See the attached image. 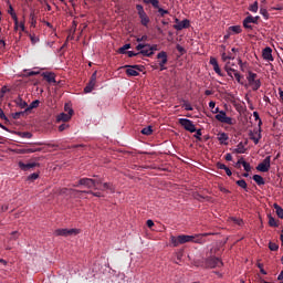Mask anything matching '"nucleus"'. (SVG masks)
I'll return each mask as SVG.
<instances>
[{
  "label": "nucleus",
  "instance_id": "obj_1",
  "mask_svg": "<svg viewBox=\"0 0 283 283\" xmlns=\"http://www.w3.org/2000/svg\"><path fill=\"white\" fill-rule=\"evenodd\" d=\"M207 235H211V233H202L196 235L181 234L179 235V242L180 244H187V242L195 241L197 244H202V238H207Z\"/></svg>",
  "mask_w": 283,
  "mask_h": 283
},
{
  "label": "nucleus",
  "instance_id": "obj_2",
  "mask_svg": "<svg viewBox=\"0 0 283 283\" xmlns=\"http://www.w3.org/2000/svg\"><path fill=\"white\" fill-rule=\"evenodd\" d=\"M247 81L249 87H252L253 92H258L262 87V81L258 78V75L251 71L248 72Z\"/></svg>",
  "mask_w": 283,
  "mask_h": 283
},
{
  "label": "nucleus",
  "instance_id": "obj_3",
  "mask_svg": "<svg viewBox=\"0 0 283 283\" xmlns=\"http://www.w3.org/2000/svg\"><path fill=\"white\" fill-rule=\"evenodd\" d=\"M212 114H217L214 118L219 120V123H223L224 125H233V118L227 116V112L220 111L219 107L214 108Z\"/></svg>",
  "mask_w": 283,
  "mask_h": 283
},
{
  "label": "nucleus",
  "instance_id": "obj_4",
  "mask_svg": "<svg viewBox=\"0 0 283 283\" xmlns=\"http://www.w3.org/2000/svg\"><path fill=\"white\" fill-rule=\"evenodd\" d=\"M102 180H96V179H90V178H82L78 180L74 187H78V185H82L83 187H86L87 189H98L96 186L102 185Z\"/></svg>",
  "mask_w": 283,
  "mask_h": 283
},
{
  "label": "nucleus",
  "instance_id": "obj_5",
  "mask_svg": "<svg viewBox=\"0 0 283 283\" xmlns=\"http://www.w3.org/2000/svg\"><path fill=\"white\" fill-rule=\"evenodd\" d=\"M65 112L67 113H61L56 117L57 123H67V120L72 119V114H74V109H72L70 106L65 105L64 106Z\"/></svg>",
  "mask_w": 283,
  "mask_h": 283
},
{
  "label": "nucleus",
  "instance_id": "obj_6",
  "mask_svg": "<svg viewBox=\"0 0 283 283\" xmlns=\"http://www.w3.org/2000/svg\"><path fill=\"white\" fill-rule=\"evenodd\" d=\"M222 264V260L216 256H210L205 261L206 269H220Z\"/></svg>",
  "mask_w": 283,
  "mask_h": 283
},
{
  "label": "nucleus",
  "instance_id": "obj_7",
  "mask_svg": "<svg viewBox=\"0 0 283 283\" xmlns=\"http://www.w3.org/2000/svg\"><path fill=\"white\" fill-rule=\"evenodd\" d=\"M81 230L73 228V229H57L54 231V235H62L63 238H69L70 235H78Z\"/></svg>",
  "mask_w": 283,
  "mask_h": 283
},
{
  "label": "nucleus",
  "instance_id": "obj_8",
  "mask_svg": "<svg viewBox=\"0 0 283 283\" xmlns=\"http://www.w3.org/2000/svg\"><path fill=\"white\" fill-rule=\"evenodd\" d=\"M179 125L186 129V132H190V134H193L196 132V125H193V122L188 118H179Z\"/></svg>",
  "mask_w": 283,
  "mask_h": 283
},
{
  "label": "nucleus",
  "instance_id": "obj_9",
  "mask_svg": "<svg viewBox=\"0 0 283 283\" xmlns=\"http://www.w3.org/2000/svg\"><path fill=\"white\" fill-rule=\"evenodd\" d=\"M124 67H127L126 74L127 76H138L140 72H143V67L140 65H125Z\"/></svg>",
  "mask_w": 283,
  "mask_h": 283
},
{
  "label": "nucleus",
  "instance_id": "obj_10",
  "mask_svg": "<svg viewBox=\"0 0 283 283\" xmlns=\"http://www.w3.org/2000/svg\"><path fill=\"white\" fill-rule=\"evenodd\" d=\"M269 169H271V156L264 158L263 161L256 166V170L262 171L263 174H266Z\"/></svg>",
  "mask_w": 283,
  "mask_h": 283
},
{
  "label": "nucleus",
  "instance_id": "obj_11",
  "mask_svg": "<svg viewBox=\"0 0 283 283\" xmlns=\"http://www.w3.org/2000/svg\"><path fill=\"white\" fill-rule=\"evenodd\" d=\"M136 50H138L139 54L143 56H153L150 44H138Z\"/></svg>",
  "mask_w": 283,
  "mask_h": 283
},
{
  "label": "nucleus",
  "instance_id": "obj_12",
  "mask_svg": "<svg viewBox=\"0 0 283 283\" xmlns=\"http://www.w3.org/2000/svg\"><path fill=\"white\" fill-rule=\"evenodd\" d=\"M259 19H260V17L248 15L243 20V28H245V30H253V25H251V23L258 24Z\"/></svg>",
  "mask_w": 283,
  "mask_h": 283
},
{
  "label": "nucleus",
  "instance_id": "obj_13",
  "mask_svg": "<svg viewBox=\"0 0 283 283\" xmlns=\"http://www.w3.org/2000/svg\"><path fill=\"white\" fill-rule=\"evenodd\" d=\"M157 59L159 60V67H160V72L167 70V67L165 65H167V52L161 51L157 54Z\"/></svg>",
  "mask_w": 283,
  "mask_h": 283
},
{
  "label": "nucleus",
  "instance_id": "obj_14",
  "mask_svg": "<svg viewBox=\"0 0 283 283\" xmlns=\"http://www.w3.org/2000/svg\"><path fill=\"white\" fill-rule=\"evenodd\" d=\"M40 164L39 163H23V161H19L18 163V167H20V169L22 171H30V169H34V167H39Z\"/></svg>",
  "mask_w": 283,
  "mask_h": 283
},
{
  "label": "nucleus",
  "instance_id": "obj_15",
  "mask_svg": "<svg viewBox=\"0 0 283 283\" xmlns=\"http://www.w3.org/2000/svg\"><path fill=\"white\" fill-rule=\"evenodd\" d=\"M262 56L264 61H273V49H271L270 46H266L263 50Z\"/></svg>",
  "mask_w": 283,
  "mask_h": 283
},
{
  "label": "nucleus",
  "instance_id": "obj_16",
  "mask_svg": "<svg viewBox=\"0 0 283 283\" xmlns=\"http://www.w3.org/2000/svg\"><path fill=\"white\" fill-rule=\"evenodd\" d=\"M42 76H43V78H45V81L48 83H55V85H56V75L54 73L44 72V73H42Z\"/></svg>",
  "mask_w": 283,
  "mask_h": 283
},
{
  "label": "nucleus",
  "instance_id": "obj_17",
  "mask_svg": "<svg viewBox=\"0 0 283 283\" xmlns=\"http://www.w3.org/2000/svg\"><path fill=\"white\" fill-rule=\"evenodd\" d=\"M210 65L213 66L216 74L222 76V71L220 70V65L218 64V60L216 57H210Z\"/></svg>",
  "mask_w": 283,
  "mask_h": 283
},
{
  "label": "nucleus",
  "instance_id": "obj_18",
  "mask_svg": "<svg viewBox=\"0 0 283 283\" xmlns=\"http://www.w3.org/2000/svg\"><path fill=\"white\" fill-rule=\"evenodd\" d=\"M224 70L231 78H233V74L238 72L235 69H233V64H231V62H227Z\"/></svg>",
  "mask_w": 283,
  "mask_h": 283
},
{
  "label": "nucleus",
  "instance_id": "obj_19",
  "mask_svg": "<svg viewBox=\"0 0 283 283\" xmlns=\"http://www.w3.org/2000/svg\"><path fill=\"white\" fill-rule=\"evenodd\" d=\"M139 19H140V23L142 25H144L145 28H147V25H149V15H147L146 12L144 13H139Z\"/></svg>",
  "mask_w": 283,
  "mask_h": 283
},
{
  "label": "nucleus",
  "instance_id": "obj_20",
  "mask_svg": "<svg viewBox=\"0 0 283 283\" xmlns=\"http://www.w3.org/2000/svg\"><path fill=\"white\" fill-rule=\"evenodd\" d=\"M14 103L20 107V109H25V107L28 108V102L23 101L21 97H17Z\"/></svg>",
  "mask_w": 283,
  "mask_h": 283
},
{
  "label": "nucleus",
  "instance_id": "obj_21",
  "mask_svg": "<svg viewBox=\"0 0 283 283\" xmlns=\"http://www.w3.org/2000/svg\"><path fill=\"white\" fill-rule=\"evenodd\" d=\"M185 28H189V20H182L175 25V30H185Z\"/></svg>",
  "mask_w": 283,
  "mask_h": 283
},
{
  "label": "nucleus",
  "instance_id": "obj_22",
  "mask_svg": "<svg viewBox=\"0 0 283 283\" xmlns=\"http://www.w3.org/2000/svg\"><path fill=\"white\" fill-rule=\"evenodd\" d=\"M228 32H230V34H240L242 32V27L240 25L229 27Z\"/></svg>",
  "mask_w": 283,
  "mask_h": 283
},
{
  "label": "nucleus",
  "instance_id": "obj_23",
  "mask_svg": "<svg viewBox=\"0 0 283 283\" xmlns=\"http://www.w3.org/2000/svg\"><path fill=\"white\" fill-rule=\"evenodd\" d=\"M218 140L221 143V145H227V140H229V135L227 133H220L218 134Z\"/></svg>",
  "mask_w": 283,
  "mask_h": 283
},
{
  "label": "nucleus",
  "instance_id": "obj_24",
  "mask_svg": "<svg viewBox=\"0 0 283 283\" xmlns=\"http://www.w3.org/2000/svg\"><path fill=\"white\" fill-rule=\"evenodd\" d=\"M103 191H109L111 193H114L116 191V188L114 187V185H112L109 182H104Z\"/></svg>",
  "mask_w": 283,
  "mask_h": 283
},
{
  "label": "nucleus",
  "instance_id": "obj_25",
  "mask_svg": "<svg viewBox=\"0 0 283 283\" xmlns=\"http://www.w3.org/2000/svg\"><path fill=\"white\" fill-rule=\"evenodd\" d=\"M40 101L39 99H35V101H33L25 109H24V112H32V109H36V107H39V105H40Z\"/></svg>",
  "mask_w": 283,
  "mask_h": 283
},
{
  "label": "nucleus",
  "instance_id": "obj_26",
  "mask_svg": "<svg viewBox=\"0 0 283 283\" xmlns=\"http://www.w3.org/2000/svg\"><path fill=\"white\" fill-rule=\"evenodd\" d=\"M247 148L244 147V144L239 143L237 145V148L234 149V154H245Z\"/></svg>",
  "mask_w": 283,
  "mask_h": 283
},
{
  "label": "nucleus",
  "instance_id": "obj_27",
  "mask_svg": "<svg viewBox=\"0 0 283 283\" xmlns=\"http://www.w3.org/2000/svg\"><path fill=\"white\" fill-rule=\"evenodd\" d=\"M95 86H96V83L88 82V84L84 87V93L85 94L92 93Z\"/></svg>",
  "mask_w": 283,
  "mask_h": 283
},
{
  "label": "nucleus",
  "instance_id": "obj_28",
  "mask_svg": "<svg viewBox=\"0 0 283 283\" xmlns=\"http://www.w3.org/2000/svg\"><path fill=\"white\" fill-rule=\"evenodd\" d=\"M260 138H262L260 134L250 133V139L253 140L254 145H258V143H260Z\"/></svg>",
  "mask_w": 283,
  "mask_h": 283
},
{
  "label": "nucleus",
  "instance_id": "obj_29",
  "mask_svg": "<svg viewBox=\"0 0 283 283\" xmlns=\"http://www.w3.org/2000/svg\"><path fill=\"white\" fill-rule=\"evenodd\" d=\"M273 208H274L275 211H276L277 218L283 219V208L280 207V205H277V203H274V205H273Z\"/></svg>",
  "mask_w": 283,
  "mask_h": 283
},
{
  "label": "nucleus",
  "instance_id": "obj_30",
  "mask_svg": "<svg viewBox=\"0 0 283 283\" xmlns=\"http://www.w3.org/2000/svg\"><path fill=\"white\" fill-rule=\"evenodd\" d=\"M30 23L32 28H36V13L34 11L30 13Z\"/></svg>",
  "mask_w": 283,
  "mask_h": 283
},
{
  "label": "nucleus",
  "instance_id": "obj_31",
  "mask_svg": "<svg viewBox=\"0 0 283 283\" xmlns=\"http://www.w3.org/2000/svg\"><path fill=\"white\" fill-rule=\"evenodd\" d=\"M253 180H254V182H256V185H259V186H262V185L265 184L264 178H263L262 176H260V175H254V176H253Z\"/></svg>",
  "mask_w": 283,
  "mask_h": 283
},
{
  "label": "nucleus",
  "instance_id": "obj_32",
  "mask_svg": "<svg viewBox=\"0 0 283 283\" xmlns=\"http://www.w3.org/2000/svg\"><path fill=\"white\" fill-rule=\"evenodd\" d=\"M170 242L172 244V247H180V237H172L170 238Z\"/></svg>",
  "mask_w": 283,
  "mask_h": 283
},
{
  "label": "nucleus",
  "instance_id": "obj_33",
  "mask_svg": "<svg viewBox=\"0 0 283 283\" xmlns=\"http://www.w3.org/2000/svg\"><path fill=\"white\" fill-rule=\"evenodd\" d=\"M238 187H241V189H244V191H248L247 181L244 179L237 181Z\"/></svg>",
  "mask_w": 283,
  "mask_h": 283
},
{
  "label": "nucleus",
  "instance_id": "obj_34",
  "mask_svg": "<svg viewBox=\"0 0 283 283\" xmlns=\"http://www.w3.org/2000/svg\"><path fill=\"white\" fill-rule=\"evenodd\" d=\"M154 130L151 129V126H147V127L142 129V134H144V136H151Z\"/></svg>",
  "mask_w": 283,
  "mask_h": 283
},
{
  "label": "nucleus",
  "instance_id": "obj_35",
  "mask_svg": "<svg viewBox=\"0 0 283 283\" xmlns=\"http://www.w3.org/2000/svg\"><path fill=\"white\" fill-rule=\"evenodd\" d=\"M24 114H28V112L22 111V112L13 113L12 118H14V120H18V118H21V116H23Z\"/></svg>",
  "mask_w": 283,
  "mask_h": 283
},
{
  "label": "nucleus",
  "instance_id": "obj_36",
  "mask_svg": "<svg viewBox=\"0 0 283 283\" xmlns=\"http://www.w3.org/2000/svg\"><path fill=\"white\" fill-rule=\"evenodd\" d=\"M269 249L270 251H277V249H280V245L275 242H269Z\"/></svg>",
  "mask_w": 283,
  "mask_h": 283
},
{
  "label": "nucleus",
  "instance_id": "obj_37",
  "mask_svg": "<svg viewBox=\"0 0 283 283\" xmlns=\"http://www.w3.org/2000/svg\"><path fill=\"white\" fill-rule=\"evenodd\" d=\"M132 48V44H125L122 48H119L118 52L119 54H125L126 50H129Z\"/></svg>",
  "mask_w": 283,
  "mask_h": 283
},
{
  "label": "nucleus",
  "instance_id": "obj_38",
  "mask_svg": "<svg viewBox=\"0 0 283 283\" xmlns=\"http://www.w3.org/2000/svg\"><path fill=\"white\" fill-rule=\"evenodd\" d=\"M18 135H19L21 138H32V133H30V132L18 133Z\"/></svg>",
  "mask_w": 283,
  "mask_h": 283
},
{
  "label": "nucleus",
  "instance_id": "obj_39",
  "mask_svg": "<svg viewBox=\"0 0 283 283\" xmlns=\"http://www.w3.org/2000/svg\"><path fill=\"white\" fill-rule=\"evenodd\" d=\"M269 224L270 227H277V221L272 216H269Z\"/></svg>",
  "mask_w": 283,
  "mask_h": 283
},
{
  "label": "nucleus",
  "instance_id": "obj_40",
  "mask_svg": "<svg viewBox=\"0 0 283 283\" xmlns=\"http://www.w3.org/2000/svg\"><path fill=\"white\" fill-rule=\"evenodd\" d=\"M238 61H239V65H240L241 72H245V70H247V62H242L241 59H239Z\"/></svg>",
  "mask_w": 283,
  "mask_h": 283
},
{
  "label": "nucleus",
  "instance_id": "obj_41",
  "mask_svg": "<svg viewBox=\"0 0 283 283\" xmlns=\"http://www.w3.org/2000/svg\"><path fill=\"white\" fill-rule=\"evenodd\" d=\"M242 166L244 171L249 172L251 171V164L247 163V161H242Z\"/></svg>",
  "mask_w": 283,
  "mask_h": 283
},
{
  "label": "nucleus",
  "instance_id": "obj_42",
  "mask_svg": "<svg viewBox=\"0 0 283 283\" xmlns=\"http://www.w3.org/2000/svg\"><path fill=\"white\" fill-rule=\"evenodd\" d=\"M202 129H196V134H195V138H197V140H202Z\"/></svg>",
  "mask_w": 283,
  "mask_h": 283
},
{
  "label": "nucleus",
  "instance_id": "obj_43",
  "mask_svg": "<svg viewBox=\"0 0 283 283\" xmlns=\"http://www.w3.org/2000/svg\"><path fill=\"white\" fill-rule=\"evenodd\" d=\"M250 12H258V1H255L253 4L249 8Z\"/></svg>",
  "mask_w": 283,
  "mask_h": 283
},
{
  "label": "nucleus",
  "instance_id": "obj_44",
  "mask_svg": "<svg viewBox=\"0 0 283 283\" xmlns=\"http://www.w3.org/2000/svg\"><path fill=\"white\" fill-rule=\"evenodd\" d=\"M87 193H90L91 196H94L95 198H103V193L101 192H94L92 190H88Z\"/></svg>",
  "mask_w": 283,
  "mask_h": 283
},
{
  "label": "nucleus",
  "instance_id": "obj_45",
  "mask_svg": "<svg viewBox=\"0 0 283 283\" xmlns=\"http://www.w3.org/2000/svg\"><path fill=\"white\" fill-rule=\"evenodd\" d=\"M136 10L138 12V15L145 13V9L143 8V4H137L136 6Z\"/></svg>",
  "mask_w": 283,
  "mask_h": 283
},
{
  "label": "nucleus",
  "instance_id": "obj_46",
  "mask_svg": "<svg viewBox=\"0 0 283 283\" xmlns=\"http://www.w3.org/2000/svg\"><path fill=\"white\" fill-rule=\"evenodd\" d=\"M157 10H158L160 17H165V14H169V11H168V10H165V9H163V8H160V7H159Z\"/></svg>",
  "mask_w": 283,
  "mask_h": 283
},
{
  "label": "nucleus",
  "instance_id": "obj_47",
  "mask_svg": "<svg viewBox=\"0 0 283 283\" xmlns=\"http://www.w3.org/2000/svg\"><path fill=\"white\" fill-rule=\"evenodd\" d=\"M11 18H12L13 21H14V25H19V18L17 17V13H15V12H11Z\"/></svg>",
  "mask_w": 283,
  "mask_h": 283
},
{
  "label": "nucleus",
  "instance_id": "obj_48",
  "mask_svg": "<svg viewBox=\"0 0 283 283\" xmlns=\"http://www.w3.org/2000/svg\"><path fill=\"white\" fill-rule=\"evenodd\" d=\"M39 178V172H33L28 177V180H36Z\"/></svg>",
  "mask_w": 283,
  "mask_h": 283
},
{
  "label": "nucleus",
  "instance_id": "obj_49",
  "mask_svg": "<svg viewBox=\"0 0 283 283\" xmlns=\"http://www.w3.org/2000/svg\"><path fill=\"white\" fill-rule=\"evenodd\" d=\"M184 107H185L186 112H193V107L189 103H185Z\"/></svg>",
  "mask_w": 283,
  "mask_h": 283
},
{
  "label": "nucleus",
  "instance_id": "obj_50",
  "mask_svg": "<svg viewBox=\"0 0 283 283\" xmlns=\"http://www.w3.org/2000/svg\"><path fill=\"white\" fill-rule=\"evenodd\" d=\"M150 4H153V8H156L157 10L160 8V1H158V0H153V2H150Z\"/></svg>",
  "mask_w": 283,
  "mask_h": 283
},
{
  "label": "nucleus",
  "instance_id": "obj_51",
  "mask_svg": "<svg viewBox=\"0 0 283 283\" xmlns=\"http://www.w3.org/2000/svg\"><path fill=\"white\" fill-rule=\"evenodd\" d=\"M36 151H41V148H27V154H34Z\"/></svg>",
  "mask_w": 283,
  "mask_h": 283
},
{
  "label": "nucleus",
  "instance_id": "obj_52",
  "mask_svg": "<svg viewBox=\"0 0 283 283\" xmlns=\"http://www.w3.org/2000/svg\"><path fill=\"white\" fill-rule=\"evenodd\" d=\"M69 127H70V125H67V124H61L59 126V132H65V129H67Z\"/></svg>",
  "mask_w": 283,
  "mask_h": 283
},
{
  "label": "nucleus",
  "instance_id": "obj_53",
  "mask_svg": "<svg viewBox=\"0 0 283 283\" xmlns=\"http://www.w3.org/2000/svg\"><path fill=\"white\" fill-rule=\"evenodd\" d=\"M258 269H260V273H262L263 275H266V272L264 271V264L258 263Z\"/></svg>",
  "mask_w": 283,
  "mask_h": 283
},
{
  "label": "nucleus",
  "instance_id": "obj_54",
  "mask_svg": "<svg viewBox=\"0 0 283 283\" xmlns=\"http://www.w3.org/2000/svg\"><path fill=\"white\" fill-rule=\"evenodd\" d=\"M127 54H128L129 59H132L134 56H139L140 52L135 53L133 51H128Z\"/></svg>",
  "mask_w": 283,
  "mask_h": 283
},
{
  "label": "nucleus",
  "instance_id": "obj_55",
  "mask_svg": "<svg viewBox=\"0 0 283 283\" xmlns=\"http://www.w3.org/2000/svg\"><path fill=\"white\" fill-rule=\"evenodd\" d=\"M234 78L238 81V83H241L242 76L240 75V73H238V71L234 73Z\"/></svg>",
  "mask_w": 283,
  "mask_h": 283
},
{
  "label": "nucleus",
  "instance_id": "obj_56",
  "mask_svg": "<svg viewBox=\"0 0 283 283\" xmlns=\"http://www.w3.org/2000/svg\"><path fill=\"white\" fill-rule=\"evenodd\" d=\"M146 224H147L148 229H151V227H154V220L148 219V220L146 221Z\"/></svg>",
  "mask_w": 283,
  "mask_h": 283
},
{
  "label": "nucleus",
  "instance_id": "obj_57",
  "mask_svg": "<svg viewBox=\"0 0 283 283\" xmlns=\"http://www.w3.org/2000/svg\"><path fill=\"white\" fill-rule=\"evenodd\" d=\"M0 118H2V120H8L6 113H3V109H1V108H0Z\"/></svg>",
  "mask_w": 283,
  "mask_h": 283
},
{
  "label": "nucleus",
  "instance_id": "obj_58",
  "mask_svg": "<svg viewBox=\"0 0 283 283\" xmlns=\"http://www.w3.org/2000/svg\"><path fill=\"white\" fill-rule=\"evenodd\" d=\"M90 82L96 84V71L92 74Z\"/></svg>",
  "mask_w": 283,
  "mask_h": 283
},
{
  "label": "nucleus",
  "instance_id": "obj_59",
  "mask_svg": "<svg viewBox=\"0 0 283 283\" xmlns=\"http://www.w3.org/2000/svg\"><path fill=\"white\" fill-rule=\"evenodd\" d=\"M17 238H19V232L13 231V232L11 233V240H17Z\"/></svg>",
  "mask_w": 283,
  "mask_h": 283
},
{
  "label": "nucleus",
  "instance_id": "obj_60",
  "mask_svg": "<svg viewBox=\"0 0 283 283\" xmlns=\"http://www.w3.org/2000/svg\"><path fill=\"white\" fill-rule=\"evenodd\" d=\"M38 74H41L39 71H31L28 73V76H36Z\"/></svg>",
  "mask_w": 283,
  "mask_h": 283
},
{
  "label": "nucleus",
  "instance_id": "obj_61",
  "mask_svg": "<svg viewBox=\"0 0 283 283\" xmlns=\"http://www.w3.org/2000/svg\"><path fill=\"white\" fill-rule=\"evenodd\" d=\"M31 43H39V38H35L34 35H30Z\"/></svg>",
  "mask_w": 283,
  "mask_h": 283
},
{
  "label": "nucleus",
  "instance_id": "obj_62",
  "mask_svg": "<svg viewBox=\"0 0 283 283\" xmlns=\"http://www.w3.org/2000/svg\"><path fill=\"white\" fill-rule=\"evenodd\" d=\"M217 167H218V169H224V170H226L227 165H224V164H222V163H218V164H217Z\"/></svg>",
  "mask_w": 283,
  "mask_h": 283
},
{
  "label": "nucleus",
  "instance_id": "obj_63",
  "mask_svg": "<svg viewBox=\"0 0 283 283\" xmlns=\"http://www.w3.org/2000/svg\"><path fill=\"white\" fill-rule=\"evenodd\" d=\"M226 160H228V163H231V160H233V156L228 153V154L226 155Z\"/></svg>",
  "mask_w": 283,
  "mask_h": 283
},
{
  "label": "nucleus",
  "instance_id": "obj_64",
  "mask_svg": "<svg viewBox=\"0 0 283 283\" xmlns=\"http://www.w3.org/2000/svg\"><path fill=\"white\" fill-rule=\"evenodd\" d=\"M143 41H147V35H143L142 38H137L138 43H140Z\"/></svg>",
  "mask_w": 283,
  "mask_h": 283
}]
</instances>
